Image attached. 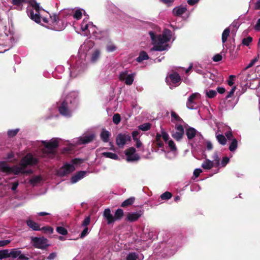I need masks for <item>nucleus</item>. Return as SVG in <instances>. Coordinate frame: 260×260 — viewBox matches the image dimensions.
I'll return each mask as SVG.
<instances>
[{
  "instance_id": "obj_1",
  "label": "nucleus",
  "mask_w": 260,
  "mask_h": 260,
  "mask_svg": "<svg viewBox=\"0 0 260 260\" xmlns=\"http://www.w3.org/2000/svg\"><path fill=\"white\" fill-rule=\"evenodd\" d=\"M38 162V159L34 157L32 154L27 153L20 161L19 167L14 166L12 167H10L7 166L6 167L3 168V172L18 175L20 173L22 174V169H26L28 166L37 165Z\"/></svg>"
},
{
  "instance_id": "obj_2",
  "label": "nucleus",
  "mask_w": 260,
  "mask_h": 260,
  "mask_svg": "<svg viewBox=\"0 0 260 260\" xmlns=\"http://www.w3.org/2000/svg\"><path fill=\"white\" fill-rule=\"evenodd\" d=\"M177 245L175 243L173 239L171 238L166 241L162 242L154 249V252L161 255L163 257H169L173 255L177 251Z\"/></svg>"
},
{
  "instance_id": "obj_3",
  "label": "nucleus",
  "mask_w": 260,
  "mask_h": 260,
  "mask_svg": "<svg viewBox=\"0 0 260 260\" xmlns=\"http://www.w3.org/2000/svg\"><path fill=\"white\" fill-rule=\"evenodd\" d=\"M42 143L44 146L42 149L43 156L53 158L56 154V149L58 147V141L55 139H52L49 142L43 141Z\"/></svg>"
},
{
  "instance_id": "obj_4",
  "label": "nucleus",
  "mask_w": 260,
  "mask_h": 260,
  "mask_svg": "<svg viewBox=\"0 0 260 260\" xmlns=\"http://www.w3.org/2000/svg\"><path fill=\"white\" fill-rule=\"evenodd\" d=\"M152 234L150 232H145L141 236L140 238H137L135 240V244L136 249L138 250H142L146 249L150 245L152 238Z\"/></svg>"
},
{
  "instance_id": "obj_5",
  "label": "nucleus",
  "mask_w": 260,
  "mask_h": 260,
  "mask_svg": "<svg viewBox=\"0 0 260 260\" xmlns=\"http://www.w3.org/2000/svg\"><path fill=\"white\" fill-rule=\"evenodd\" d=\"M48 241L44 237H32L31 243L36 248L44 249L49 245Z\"/></svg>"
},
{
  "instance_id": "obj_6",
  "label": "nucleus",
  "mask_w": 260,
  "mask_h": 260,
  "mask_svg": "<svg viewBox=\"0 0 260 260\" xmlns=\"http://www.w3.org/2000/svg\"><path fill=\"white\" fill-rule=\"evenodd\" d=\"M75 170L73 165L66 164L61 167L57 171V174L61 177L67 176Z\"/></svg>"
},
{
  "instance_id": "obj_7",
  "label": "nucleus",
  "mask_w": 260,
  "mask_h": 260,
  "mask_svg": "<svg viewBox=\"0 0 260 260\" xmlns=\"http://www.w3.org/2000/svg\"><path fill=\"white\" fill-rule=\"evenodd\" d=\"M123 212H104V216L108 224H110L123 216Z\"/></svg>"
},
{
  "instance_id": "obj_8",
  "label": "nucleus",
  "mask_w": 260,
  "mask_h": 260,
  "mask_svg": "<svg viewBox=\"0 0 260 260\" xmlns=\"http://www.w3.org/2000/svg\"><path fill=\"white\" fill-rule=\"evenodd\" d=\"M172 36V32L169 29H165L162 35H158L157 39L154 44H164L170 41L171 37Z\"/></svg>"
},
{
  "instance_id": "obj_9",
  "label": "nucleus",
  "mask_w": 260,
  "mask_h": 260,
  "mask_svg": "<svg viewBox=\"0 0 260 260\" xmlns=\"http://www.w3.org/2000/svg\"><path fill=\"white\" fill-rule=\"evenodd\" d=\"M58 111L62 116L69 117L71 116L72 112L69 108V102L67 100L63 101L58 107Z\"/></svg>"
},
{
  "instance_id": "obj_10",
  "label": "nucleus",
  "mask_w": 260,
  "mask_h": 260,
  "mask_svg": "<svg viewBox=\"0 0 260 260\" xmlns=\"http://www.w3.org/2000/svg\"><path fill=\"white\" fill-rule=\"evenodd\" d=\"M136 149L134 147H129L125 151L127 161H138L140 159L138 154L135 153Z\"/></svg>"
},
{
  "instance_id": "obj_11",
  "label": "nucleus",
  "mask_w": 260,
  "mask_h": 260,
  "mask_svg": "<svg viewBox=\"0 0 260 260\" xmlns=\"http://www.w3.org/2000/svg\"><path fill=\"white\" fill-rule=\"evenodd\" d=\"M135 74H128V71H125L120 73L119 79L120 81H125L127 85H131L134 80Z\"/></svg>"
},
{
  "instance_id": "obj_12",
  "label": "nucleus",
  "mask_w": 260,
  "mask_h": 260,
  "mask_svg": "<svg viewBox=\"0 0 260 260\" xmlns=\"http://www.w3.org/2000/svg\"><path fill=\"white\" fill-rule=\"evenodd\" d=\"M175 129L176 132H173L172 133V137L177 141H180L183 137L184 135V129L181 124L176 125Z\"/></svg>"
},
{
  "instance_id": "obj_13",
  "label": "nucleus",
  "mask_w": 260,
  "mask_h": 260,
  "mask_svg": "<svg viewBox=\"0 0 260 260\" xmlns=\"http://www.w3.org/2000/svg\"><path fill=\"white\" fill-rule=\"evenodd\" d=\"M131 137L128 134H118L116 138V142L117 145L119 147H122L127 141H131Z\"/></svg>"
},
{
  "instance_id": "obj_14",
  "label": "nucleus",
  "mask_w": 260,
  "mask_h": 260,
  "mask_svg": "<svg viewBox=\"0 0 260 260\" xmlns=\"http://www.w3.org/2000/svg\"><path fill=\"white\" fill-rule=\"evenodd\" d=\"M144 255L142 253L135 252H129L126 256V260H143Z\"/></svg>"
},
{
  "instance_id": "obj_15",
  "label": "nucleus",
  "mask_w": 260,
  "mask_h": 260,
  "mask_svg": "<svg viewBox=\"0 0 260 260\" xmlns=\"http://www.w3.org/2000/svg\"><path fill=\"white\" fill-rule=\"evenodd\" d=\"M27 0H10V3L15 6V9L21 11L22 10L23 5L27 3Z\"/></svg>"
},
{
  "instance_id": "obj_16",
  "label": "nucleus",
  "mask_w": 260,
  "mask_h": 260,
  "mask_svg": "<svg viewBox=\"0 0 260 260\" xmlns=\"http://www.w3.org/2000/svg\"><path fill=\"white\" fill-rule=\"evenodd\" d=\"M94 138L95 135L94 134L85 136L79 138V143L80 144H87L91 142L94 140Z\"/></svg>"
},
{
  "instance_id": "obj_17",
  "label": "nucleus",
  "mask_w": 260,
  "mask_h": 260,
  "mask_svg": "<svg viewBox=\"0 0 260 260\" xmlns=\"http://www.w3.org/2000/svg\"><path fill=\"white\" fill-rule=\"evenodd\" d=\"M86 174V172L81 171L78 172L76 174L73 176L71 178V182L75 183L81 179L83 178Z\"/></svg>"
},
{
  "instance_id": "obj_18",
  "label": "nucleus",
  "mask_w": 260,
  "mask_h": 260,
  "mask_svg": "<svg viewBox=\"0 0 260 260\" xmlns=\"http://www.w3.org/2000/svg\"><path fill=\"white\" fill-rule=\"evenodd\" d=\"M198 95V93H194L189 96L186 103V106L188 109H192L193 108L192 104L194 103V100L197 98Z\"/></svg>"
},
{
  "instance_id": "obj_19",
  "label": "nucleus",
  "mask_w": 260,
  "mask_h": 260,
  "mask_svg": "<svg viewBox=\"0 0 260 260\" xmlns=\"http://www.w3.org/2000/svg\"><path fill=\"white\" fill-rule=\"evenodd\" d=\"M197 133V131L193 127L189 126L186 129V135L187 139L190 140L195 137Z\"/></svg>"
},
{
  "instance_id": "obj_20",
  "label": "nucleus",
  "mask_w": 260,
  "mask_h": 260,
  "mask_svg": "<svg viewBox=\"0 0 260 260\" xmlns=\"http://www.w3.org/2000/svg\"><path fill=\"white\" fill-rule=\"evenodd\" d=\"M169 77L173 84H179L181 81V77L177 72H173L169 75Z\"/></svg>"
},
{
  "instance_id": "obj_21",
  "label": "nucleus",
  "mask_w": 260,
  "mask_h": 260,
  "mask_svg": "<svg viewBox=\"0 0 260 260\" xmlns=\"http://www.w3.org/2000/svg\"><path fill=\"white\" fill-rule=\"evenodd\" d=\"M136 199L134 197H131L129 198L124 200L121 204V207L123 208H126L132 206L135 202Z\"/></svg>"
},
{
  "instance_id": "obj_22",
  "label": "nucleus",
  "mask_w": 260,
  "mask_h": 260,
  "mask_svg": "<svg viewBox=\"0 0 260 260\" xmlns=\"http://www.w3.org/2000/svg\"><path fill=\"white\" fill-rule=\"evenodd\" d=\"M110 135V133L109 131L103 129L101 133L100 137L104 142L107 143L109 141Z\"/></svg>"
},
{
  "instance_id": "obj_23",
  "label": "nucleus",
  "mask_w": 260,
  "mask_h": 260,
  "mask_svg": "<svg viewBox=\"0 0 260 260\" xmlns=\"http://www.w3.org/2000/svg\"><path fill=\"white\" fill-rule=\"evenodd\" d=\"M141 215L140 212H129L127 215V219L130 221H134L138 219Z\"/></svg>"
},
{
  "instance_id": "obj_24",
  "label": "nucleus",
  "mask_w": 260,
  "mask_h": 260,
  "mask_svg": "<svg viewBox=\"0 0 260 260\" xmlns=\"http://www.w3.org/2000/svg\"><path fill=\"white\" fill-rule=\"evenodd\" d=\"M187 10L185 7H177L173 10V13L175 16H180L184 14Z\"/></svg>"
},
{
  "instance_id": "obj_25",
  "label": "nucleus",
  "mask_w": 260,
  "mask_h": 260,
  "mask_svg": "<svg viewBox=\"0 0 260 260\" xmlns=\"http://www.w3.org/2000/svg\"><path fill=\"white\" fill-rule=\"evenodd\" d=\"M27 225L34 231H41V228L37 223L34 221L28 219L26 221Z\"/></svg>"
},
{
  "instance_id": "obj_26",
  "label": "nucleus",
  "mask_w": 260,
  "mask_h": 260,
  "mask_svg": "<svg viewBox=\"0 0 260 260\" xmlns=\"http://www.w3.org/2000/svg\"><path fill=\"white\" fill-rule=\"evenodd\" d=\"M214 166L213 161L206 159L202 164V167L205 170H210Z\"/></svg>"
},
{
  "instance_id": "obj_27",
  "label": "nucleus",
  "mask_w": 260,
  "mask_h": 260,
  "mask_svg": "<svg viewBox=\"0 0 260 260\" xmlns=\"http://www.w3.org/2000/svg\"><path fill=\"white\" fill-rule=\"evenodd\" d=\"M29 17L36 23H39L41 22V17L39 12L35 14L34 11L31 10L29 13Z\"/></svg>"
},
{
  "instance_id": "obj_28",
  "label": "nucleus",
  "mask_w": 260,
  "mask_h": 260,
  "mask_svg": "<svg viewBox=\"0 0 260 260\" xmlns=\"http://www.w3.org/2000/svg\"><path fill=\"white\" fill-rule=\"evenodd\" d=\"M171 115L172 117L171 121L172 122H175V121L184 122L183 119L175 112L172 111L171 112Z\"/></svg>"
},
{
  "instance_id": "obj_29",
  "label": "nucleus",
  "mask_w": 260,
  "mask_h": 260,
  "mask_svg": "<svg viewBox=\"0 0 260 260\" xmlns=\"http://www.w3.org/2000/svg\"><path fill=\"white\" fill-rule=\"evenodd\" d=\"M148 58L149 56L147 53L144 51H142L140 52L139 56L137 58L136 60L139 62H141L144 60H146Z\"/></svg>"
},
{
  "instance_id": "obj_30",
  "label": "nucleus",
  "mask_w": 260,
  "mask_h": 260,
  "mask_svg": "<svg viewBox=\"0 0 260 260\" xmlns=\"http://www.w3.org/2000/svg\"><path fill=\"white\" fill-rule=\"evenodd\" d=\"M102 155L114 160H117L119 158L118 156L116 153L110 152H104L102 153Z\"/></svg>"
},
{
  "instance_id": "obj_31",
  "label": "nucleus",
  "mask_w": 260,
  "mask_h": 260,
  "mask_svg": "<svg viewBox=\"0 0 260 260\" xmlns=\"http://www.w3.org/2000/svg\"><path fill=\"white\" fill-rule=\"evenodd\" d=\"M168 45L161 44H155V45L151 49V50L162 51L165 50Z\"/></svg>"
},
{
  "instance_id": "obj_32",
  "label": "nucleus",
  "mask_w": 260,
  "mask_h": 260,
  "mask_svg": "<svg viewBox=\"0 0 260 260\" xmlns=\"http://www.w3.org/2000/svg\"><path fill=\"white\" fill-rule=\"evenodd\" d=\"M230 29L229 28H226L222 34V42L224 43L228 39V37L230 35Z\"/></svg>"
},
{
  "instance_id": "obj_33",
  "label": "nucleus",
  "mask_w": 260,
  "mask_h": 260,
  "mask_svg": "<svg viewBox=\"0 0 260 260\" xmlns=\"http://www.w3.org/2000/svg\"><path fill=\"white\" fill-rule=\"evenodd\" d=\"M42 179V178L40 176H35L30 179L29 182L34 186L40 182Z\"/></svg>"
},
{
  "instance_id": "obj_34",
  "label": "nucleus",
  "mask_w": 260,
  "mask_h": 260,
  "mask_svg": "<svg viewBox=\"0 0 260 260\" xmlns=\"http://www.w3.org/2000/svg\"><path fill=\"white\" fill-rule=\"evenodd\" d=\"M216 138L219 143L221 145H224L226 144L227 140L225 137L223 135L219 134L216 136Z\"/></svg>"
},
{
  "instance_id": "obj_35",
  "label": "nucleus",
  "mask_w": 260,
  "mask_h": 260,
  "mask_svg": "<svg viewBox=\"0 0 260 260\" xmlns=\"http://www.w3.org/2000/svg\"><path fill=\"white\" fill-rule=\"evenodd\" d=\"M20 251V250L17 249H13L10 251H9V256L14 258H18Z\"/></svg>"
},
{
  "instance_id": "obj_36",
  "label": "nucleus",
  "mask_w": 260,
  "mask_h": 260,
  "mask_svg": "<svg viewBox=\"0 0 260 260\" xmlns=\"http://www.w3.org/2000/svg\"><path fill=\"white\" fill-rule=\"evenodd\" d=\"M238 146V141L237 140L234 138L232 139V142L229 146V149L231 151H234L237 148Z\"/></svg>"
},
{
  "instance_id": "obj_37",
  "label": "nucleus",
  "mask_w": 260,
  "mask_h": 260,
  "mask_svg": "<svg viewBox=\"0 0 260 260\" xmlns=\"http://www.w3.org/2000/svg\"><path fill=\"white\" fill-rule=\"evenodd\" d=\"M100 55V51L99 50H95L91 55V61L95 62L97 61Z\"/></svg>"
},
{
  "instance_id": "obj_38",
  "label": "nucleus",
  "mask_w": 260,
  "mask_h": 260,
  "mask_svg": "<svg viewBox=\"0 0 260 260\" xmlns=\"http://www.w3.org/2000/svg\"><path fill=\"white\" fill-rule=\"evenodd\" d=\"M151 124L147 122L142 124L138 126L139 129L142 131H147L150 129Z\"/></svg>"
},
{
  "instance_id": "obj_39",
  "label": "nucleus",
  "mask_w": 260,
  "mask_h": 260,
  "mask_svg": "<svg viewBox=\"0 0 260 260\" xmlns=\"http://www.w3.org/2000/svg\"><path fill=\"white\" fill-rule=\"evenodd\" d=\"M212 158L213 159V160L212 161H213V162H214V166L215 167H218V166L219 165V163H220V158L218 156V153L217 152H214Z\"/></svg>"
},
{
  "instance_id": "obj_40",
  "label": "nucleus",
  "mask_w": 260,
  "mask_h": 260,
  "mask_svg": "<svg viewBox=\"0 0 260 260\" xmlns=\"http://www.w3.org/2000/svg\"><path fill=\"white\" fill-rule=\"evenodd\" d=\"M30 6L36 11L37 13H39L41 10L39 4H38L35 0H32L29 2Z\"/></svg>"
},
{
  "instance_id": "obj_41",
  "label": "nucleus",
  "mask_w": 260,
  "mask_h": 260,
  "mask_svg": "<svg viewBox=\"0 0 260 260\" xmlns=\"http://www.w3.org/2000/svg\"><path fill=\"white\" fill-rule=\"evenodd\" d=\"M9 250L8 249H5L0 250V259L9 257Z\"/></svg>"
},
{
  "instance_id": "obj_42",
  "label": "nucleus",
  "mask_w": 260,
  "mask_h": 260,
  "mask_svg": "<svg viewBox=\"0 0 260 260\" xmlns=\"http://www.w3.org/2000/svg\"><path fill=\"white\" fill-rule=\"evenodd\" d=\"M50 19L53 25H57L59 23V19L58 15L56 14H53V15L50 16Z\"/></svg>"
},
{
  "instance_id": "obj_43",
  "label": "nucleus",
  "mask_w": 260,
  "mask_h": 260,
  "mask_svg": "<svg viewBox=\"0 0 260 260\" xmlns=\"http://www.w3.org/2000/svg\"><path fill=\"white\" fill-rule=\"evenodd\" d=\"M57 232L62 235H66L68 234V231L64 227L57 226L56 228Z\"/></svg>"
},
{
  "instance_id": "obj_44",
  "label": "nucleus",
  "mask_w": 260,
  "mask_h": 260,
  "mask_svg": "<svg viewBox=\"0 0 260 260\" xmlns=\"http://www.w3.org/2000/svg\"><path fill=\"white\" fill-rule=\"evenodd\" d=\"M172 196V194L170 192L166 191L160 196V198L162 200H168L170 199Z\"/></svg>"
},
{
  "instance_id": "obj_45",
  "label": "nucleus",
  "mask_w": 260,
  "mask_h": 260,
  "mask_svg": "<svg viewBox=\"0 0 260 260\" xmlns=\"http://www.w3.org/2000/svg\"><path fill=\"white\" fill-rule=\"evenodd\" d=\"M41 231H43L45 234H52L54 230L51 226H44L41 228Z\"/></svg>"
},
{
  "instance_id": "obj_46",
  "label": "nucleus",
  "mask_w": 260,
  "mask_h": 260,
  "mask_svg": "<svg viewBox=\"0 0 260 260\" xmlns=\"http://www.w3.org/2000/svg\"><path fill=\"white\" fill-rule=\"evenodd\" d=\"M206 96L210 99L214 98L217 95V92L215 90H209L206 92Z\"/></svg>"
},
{
  "instance_id": "obj_47",
  "label": "nucleus",
  "mask_w": 260,
  "mask_h": 260,
  "mask_svg": "<svg viewBox=\"0 0 260 260\" xmlns=\"http://www.w3.org/2000/svg\"><path fill=\"white\" fill-rule=\"evenodd\" d=\"M120 121H121L120 115L118 113H116V114H114V115L113 116V122L116 124H118L120 123Z\"/></svg>"
},
{
  "instance_id": "obj_48",
  "label": "nucleus",
  "mask_w": 260,
  "mask_h": 260,
  "mask_svg": "<svg viewBox=\"0 0 260 260\" xmlns=\"http://www.w3.org/2000/svg\"><path fill=\"white\" fill-rule=\"evenodd\" d=\"M19 131V129L17 128L15 129L9 130L8 131L7 134L9 137L12 138L15 136L18 132Z\"/></svg>"
},
{
  "instance_id": "obj_49",
  "label": "nucleus",
  "mask_w": 260,
  "mask_h": 260,
  "mask_svg": "<svg viewBox=\"0 0 260 260\" xmlns=\"http://www.w3.org/2000/svg\"><path fill=\"white\" fill-rule=\"evenodd\" d=\"M252 37L248 36V37H247L246 38H244L242 40V43L243 45H244L245 46H248L249 44L252 42Z\"/></svg>"
},
{
  "instance_id": "obj_50",
  "label": "nucleus",
  "mask_w": 260,
  "mask_h": 260,
  "mask_svg": "<svg viewBox=\"0 0 260 260\" xmlns=\"http://www.w3.org/2000/svg\"><path fill=\"white\" fill-rule=\"evenodd\" d=\"M257 61V58H255L252 59L250 61V63L244 69H243V70H242V72L245 71L249 68L252 67Z\"/></svg>"
},
{
  "instance_id": "obj_51",
  "label": "nucleus",
  "mask_w": 260,
  "mask_h": 260,
  "mask_svg": "<svg viewBox=\"0 0 260 260\" xmlns=\"http://www.w3.org/2000/svg\"><path fill=\"white\" fill-rule=\"evenodd\" d=\"M168 145L172 151H174L177 150L175 144L173 140H170L168 141Z\"/></svg>"
},
{
  "instance_id": "obj_52",
  "label": "nucleus",
  "mask_w": 260,
  "mask_h": 260,
  "mask_svg": "<svg viewBox=\"0 0 260 260\" xmlns=\"http://www.w3.org/2000/svg\"><path fill=\"white\" fill-rule=\"evenodd\" d=\"M74 18L77 20H79L82 17V12L80 10H76L73 15Z\"/></svg>"
},
{
  "instance_id": "obj_53",
  "label": "nucleus",
  "mask_w": 260,
  "mask_h": 260,
  "mask_svg": "<svg viewBox=\"0 0 260 260\" xmlns=\"http://www.w3.org/2000/svg\"><path fill=\"white\" fill-rule=\"evenodd\" d=\"M89 232V230L87 226L84 227L83 231L81 232L80 237L81 238L85 237Z\"/></svg>"
},
{
  "instance_id": "obj_54",
  "label": "nucleus",
  "mask_w": 260,
  "mask_h": 260,
  "mask_svg": "<svg viewBox=\"0 0 260 260\" xmlns=\"http://www.w3.org/2000/svg\"><path fill=\"white\" fill-rule=\"evenodd\" d=\"M83 159L78 158H75L72 160V162L73 165H80L83 163Z\"/></svg>"
},
{
  "instance_id": "obj_55",
  "label": "nucleus",
  "mask_w": 260,
  "mask_h": 260,
  "mask_svg": "<svg viewBox=\"0 0 260 260\" xmlns=\"http://www.w3.org/2000/svg\"><path fill=\"white\" fill-rule=\"evenodd\" d=\"M90 217L89 216L86 217L83 220V221L82 223V226L83 227L87 226V225L90 223Z\"/></svg>"
},
{
  "instance_id": "obj_56",
  "label": "nucleus",
  "mask_w": 260,
  "mask_h": 260,
  "mask_svg": "<svg viewBox=\"0 0 260 260\" xmlns=\"http://www.w3.org/2000/svg\"><path fill=\"white\" fill-rule=\"evenodd\" d=\"M236 86H234V87H232V88L231 89V91L228 93V94L226 96V99H229L230 98H231L233 95V94H234V92H235V91L236 90Z\"/></svg>"
},
{
  "instance_id": "obj_57",
  "label": "nucleus",
  "mask_w": 260,
  "mask_h": 260,
  "mask_svg": "<svg viewBox=\"0 0 260 260\" xmlns=\"http://www.w3.org/2000/svg\"><path fill=\"white\" fill-rule=\"evenodd\" d=\"M149 35L150 36V38H151L152 41H153V42L154 43H155V41H156V40L157 39V36H156L155 34V33L153 31H150L149 32Z\"/></svg>"
},
{
  "instance_id": "obj_58",
  "label": "nucleus",
  "mask_w": 260,
  "mask_h": 260,
  "mask_svg": "<svg viewBox=\"0 0 260 260\" xmlns=\"http://www.w3.org/2000/svg\"><path fill=\"white\" fill-rule=\"evenodd\" d=\"M222 58V57L220 54H217L213 57L212 59L215 62H218L221 60Z\"/></svg>"
},
{
  "instance_id": "obj_59",
  "label": "nucleus",
  "mask_w": 260,
  "mask_h": 260,
  "mask_svg": "<svg viewBox=\"0 0 260 260\" xmlns=\"http://www.w3.org/2000/svg\"><path fill=\"white\" fill-rule=\"evenodd\" d=\"M229 158L227 156H224L222 158L221 165L222 167H225L229 161Z\"/></svg>"
},
{
  "instance_id": "obj_60",
  "label": "nucleus",
  "mask_w": 260,
  "mask_h": 260,
  "mask_svg": "<svg viewBox=\"0 0 260 260\" xmlns=\"http://www.w3.org/2000/svg\"><path fill=\"white\" fill-rule=\"evenodd\" d=\"M236 78L234 75H230L229 76V80L228 81V84L229 86H232L234 84L233 80Z\"/></svg>"
},
{
  "instance_id": "obj_61",
  "label": "nucleus",
  "mask_w": 260,
  "mask_h": 260,
  "mask_svg": "<svg viewBox=\"0 0 260 260\" xmlns=\"http://www.w3.org/2000/svg\"><path fill=\"white\" fill-rule=\"evenodd\" d=\"M116 50V46L113 44H110L107 46V50L108 52H113Z\"/></svg>"
},
{
  "instance_id": "obj_62",
  "label": "nucleus",
  "mask_w": 260,
  "mask_h": 260,
  "mask_svg": "<svg viewBox=\"0 0 260 260\" xmlns=\"http://www.w3.org/2000/svg\"><path fill=\"white\" fill-rule=\"evenodd\" d=\"M161 136H162V137L164 140L165 141V142H166L169 140V135L166 132L162 131Z\"/></svg>"
},
{
  "instance_id": "obj_63",
  "label": "nucleus",
  "mask_w": 260,
  "mask_h": 260,
  "mask_svg": "<svg viewBox=\"0 0 260 260\" xmlns=\"http://www.w3.org/2000/svg\"><path fill=\"white\" fill-rule=\"evenodd\" d=\"M139 134V132L138 131H134L132 132V135L133 139L134 141L139 140L137 138Z\"/></svg>"
},
{
  "instance_id": "obj_64",
  "label": "nucleus",
  "mask_w": 260,
  "mask_h": 260,
  "mask_svg": "<svg viewBox=\"0 0 260 260\" xmlns=\"http://www.w3.org/2000/svg\"><path fill=\"white\" fill-rule=\"evenodd\" d=\"M254 28L256 31H260V18L258 19L257 23L255 25Z\"/></svg>"
}]
</instances>
